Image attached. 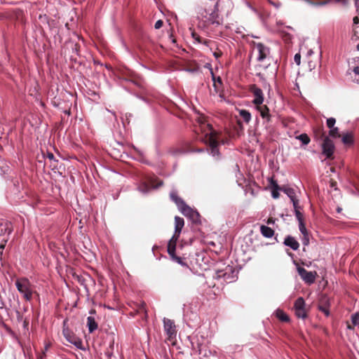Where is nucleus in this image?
I'll use <instances>...</instances> for the list:
<instances>
[{
  "mask_svg": "<svg viewBox=\"0 0 359 359\" xmlns=\"http://www.w3.org/2000/svg\"><path fill=\"white\" fill-rule=\"evenodd\" d=\"M201 133L204 135L205 142L210 146V154L213 157H219L220 155L218 149V141L217 139V133L213 130L212 125L202 122L200 125Z\"/></svg>",
  "mask_w": 359,
  "mask_h": 359,
  "instance_id": "obj_1",
  "label": "nucleus"
},
{
  "mask_svg": "<svg viewBox=\"0 0 359 359\" xmlns=\"http://www.w3.org/2000/svg\"><path fill=\"white\" fill-rule=\"evenodd\" d=\"M15 287L26 301L31 302L34 294V289L31 282L27 278L17 279Z\"/></svg>",
  "mask_w": 359,
  "mask_h": 359,
  "instance_id": "obj_2",
  "label": "nucleus"
},
{
  "mask_svg": "<svg viewBox=\"0 0 359 359\" xmlns=\"http://www.w3.org/2000/svg\"><path fill=\"white\" fill-rule=\"evenodd\" d=\"M215 278L222 280V283H233L238 278V271L233 266L228 265L223 269L217 270Z\"/></svg>",
  "mask_w": 359,
  "mask_h": 359,
  "instance_id": "obj_3",
  "label": "nucleus"
},
{
  "mask_svg": "<svg viewBox=\"0 0 359 359\" xmlns=\"http://www.w3.org/2000/svg\"><path fill=\"white\" fill-rule=\"evenodd\" d=\"M198 17L208 24L219 25V14L215 8L201 7L198 8Z\"/></svg>",
  "mask_w": 359,
  "mask_h": 359,
  "instance_id": "obj_4",
  "label": "nucleus"
},
{
  "mask_svg": "<svg viewBox=\"0 0 359 359\" xmlns=\"http://www.w3.org/2000/svg\"><path fill=\"white\" fill-rule=\"evenodd\" d=\"M306 303L303 297H298L294 304L295 316L298 318L304 320L307 317V313L305 309Z\"/></svg>",
  "mask_w": 359,
  "mask_h": 359,
  "instance_id": "obj_5",
  "label": "nucleus"
},
{
  "mask_svg": "<svg viewBox=\"0 0 359 359\" xmlns=\"http://www.w3.org/2000/svg\"><path fill=\"white\" fill-rule=\"evenodd\" d=\"M250 92L253 94L254 99L252 103L256 107L262 105L264 100V93L260 88H258L256 85H251L250 87Z\"/></svg>",
  "mask_w": 359,
  "mask_h": 359,
  "instance_id": "obj_6",
  "label": "nucleus"
},
{
  "mask_svg": "<svg viewBox=\"0 0 359 359\" xmlns=\"http://www.w3.org/2000/svg\"><path fill=\"white\" fill-rule=\"evenodd\" d=\"M297 272L300 276L301 278L308 284H312L316 280V271H309L306 270L304 267L298 266Z\"/></svg>",
  "mask_w": 359,
  "mask_h": 359,
  "instance_id": "obj_7",
  "label": "nucleus"
},
{
  "mask_svg": "<svg viewBox=\"0 0 359 359\" xmlns=\"http://www.w3.org/2000/svg\"><path fill=\"white\" fill-rule=\"evenodd\" d=\"M255 46L258 52L257 60L259 62H263L269 57V48L262 43H257L255 44Z\"/></svg>",
  "mask_w": 359,
  "mask_h": 359,
  "instance_id": "obj_8",
  "label": "nucleus"
},
{
  "mask_svg": "<svg viewBox=\"0 0 359 359\" xmlns=\"http://www.w3.org/2000/svg\"><path fill=\"white\" fill-rule=\"evenodd\" d=\"M185 217H188L193 223H200V215L196 210L192 209L189 205H187L181 211Z\"/></svg>",
  "mask_w": 359,
  "mask_h": 359,
  "instance_id": "obj_9",
  "label": "nucleus"
},
{
  "mask_svg": "<svg viewBox=\"0 0 359 359\" xmlns=\"http://www.w3.org/2000/svg\"><path fill=\"white\" fill-rule=\"evenodd\" d=\"M323 154L327 158L332 156L334 151V145L333 142L327 137H326L322 144Z\"/></svg>",
  "mask_w": 359,
  "mask_h": 359,
  "instance_id": "obj_10",
  "label": "nucleus"
},
{
  "mask_svg": "<svg viewBox=\"0 0 359 359\" xmlns=\"http://www.w3.org/2000/svg\"><path fill=\"white\" fill-rule=\"evenodd\" d=\"M163 328L170 339L176 336V327L175 323L170 319L166 318H163Z\"/></svg>",
  "mask_w": 359,
  "mask_h": 359,
  "instance_id": "obj_11",
  "label": "nucleus"
},
{
  "mask_svg": "<svg viewBox=\"0 0 359 359\" xmlns=\"http://www.w3.org/2000/svg\"><path fill=\"white\" fill-rule=\"evenodd\" d=\"M184 320L189 327H194L198 323L199 317L196 313L191 311L189 314H184Z\"/></svg>",
  "mask_w": 359,
  "mask_h": 359,
  "instance_id": "obj_12",
  "label": "nucleus"
},
{
  "mask_svg": "<svg viewBox=\"0 0 359 359\" xmlns=\"http://www.w3.org/2000/svg\"><path fill=\"white\" fill-rule=\"evenodd\" d=\"M163 184L161 181L156 186H150L146 182H141L137 187V190L142 194H147L151 189H157Z\"/></svg>",
  "mask_w": 359,
  "mask_h": 359,
  "instance_id": "obj_13",
  "label": "nucleus"
},
{
  "mask_svg": "<svg viewBox=\"0 0 359 359\" xmlns=\"http://www.w3.org/2000/svg\"><path fill=\"white\" fill-rule=\"evenodd\" d=\"M170 197L171 200L176 204L180 212L182 210V208L187 205L183 199L178 196L176 191H172L170 193Z\"/></svg>",
  "mask_w": 359,
  "mask_h": 359,
  "instance_id": "obj_14",
  "label": "nucleus"
},
{
  "mask_svg": "<svg viewBox=\"0 0 359 359\" xmlns=\"http://www.w3.org/2000/svg\"><path fill=\"white\" fill-rule=\"evenodd\" d=\"M256 109L259 112L261 117L269 123L271 121V116L269 109L266 105H259L256 107Z\"/></svg>",
  "mask_w": 359,
  "mask_h": 359,
  "instance_id": "obj_15",
  "label": "nucleus"
},
{
  "mask_svg": "<svg viewBox=\"0 0 359 359\" xmlns=\"http://www.w3.org/2000/svg\"><path fill=\"white\" fill-rule=\"evenodd\" d=\"M283 243L285 245L290 247L293 250H297L299 248V243L298 241L291 236H286Z\"/></svg>",
  "mask_w": 359,
  "mask_h": 359,
  "instance_id": "obj_16",
  "label": "nucleus"
},
{
  "mask_svg": "<svg viewBox=\"0 0 359 359\" xmlns=\"http://www.w3.org/2000/svg\"><path fill=\"white\" fill-rule=\"evenodd\" d=\"M11 232L9 223L0 222V238L7 235L10 236Z\"/></svg>",
  "mask_w": 359,
  "mask_h": 359,
  "instance_id": "obj_17",
  "label": "nucleus"
},
{
  "mask_svg": "<svg viewBox=\"0 0 359 359\" xmlns=\"http://www.w3.org/2000/svg\"><path fill=\"white\" fill-rule=\"evenodd\" d=\"M184 225V219L176 216L175 217V234L180 235L181 233L182 229Z\"/></svg>",
  "mask_w": 359,
  "mask_h": 359,
  "instance_id": "obj_18",
  "label": "nucleus"
},
{
  "mask_svg": "<svg viewBox=\"0 0 359 359\" xmlns=\"http://www.w3.org/2000/svg\"><path fill=\"white\" fill-rule=\"evenodd\" d=\"M262 235L267 238H271L274 234V231L269 226L262 225L260 227Z\"/></svg>",
  "mask_w": 359,
  "mask_h": 359,
  "instance_id": "obj_19",
  "label": "nucleus"
},
{
  "mask_svg": "<svg viewBox=\"0 0 359 359\" xmlns=\"http://www.w3.org/2000/svg\"><path fill=\"white\" fill-rule=\"evenodd\" d=\"M87 326L89 333H92L95 331L98 327L95 318L92 316H88L87 318Z\"/></svg>",
  "mask_w": 359,
  "mask_h": 359,
  "instance_id": "obj_20",
  "label": "nucleus"
},
{
  "mask_svg": "<svg viewBox=\"0 0 359 359\" xmlns=\"http://www.w3.org/2000/svg\"><path fill=\"white\" fill-rule=\"evenodd\" d=\"M63 334L66 339L71 344H74L77 348L83 349L82 347V341L80 339L75 338L74 339H70L66 334L65 329L63 330Z\"/></svg>",
  "mask_w": 359,
  "mask_h": 359,
  "instance_id": "obj_21",
  "label": "nucleus"
},
{
  "mask_svg": "<svg viewBox=\"0 0 359 359\" xmlns=\"http://www.w3.org/2000/svg\"><path fill=\"white\" fill-rule=\"evenodd\" d=\"M238 113L245 123H249L250 122L252 116L249 111L242 109H238Z\"/></svg>",
  "mask_w": 359,
  "mask_h": 359,
  "instance_id": "obj_22",
  "label": "nucleus"
},
{
  "mask_svg": "<svg viewBox=\"0 0 359 359\" xmlns=\"http://www.w3.org/2000/svg\"><path fill=\"white\" fill-rule=\"evenodd\" d=\"M275 314L276 316L282 322L287 323L290 321L289 316L281 309H277Z\"/></svg>",
  "mask_w": 359,
  "mask_h": 359,
  "instance_id": "obj_23",
  "label": "nucleus"
},
{
  "mask_svg": "<svg viewBox=\"0 0 359 359\" xmlns=\"http://www.w3.org/2000/svg\"><path fill=\"white\" fill-rule=\"evenodd\" d=\"M342 142L346 145H351L353 144V134L351 133H347L344 134L342 137Z\"/></svg>",
  "mask_w": 359,
  "mask_h": 359,
  "instance_id": "obj_24",
  "label": "nucleus"
},
{
  "mask_svg": "<svg viewBox=\"0 0 359 359\" xmlns=\"http://www.w3.org/2000/svg\"><path fill=\"white\" fill-rule=\"evenodd\" d=\"M296 139L301 141L303 145L309 144L311 141L310 137L306 133H302L296 136Z\"/></svg>",
  "mask_w": 359,
  "mask_h": 359,
  "instance_id": "obj_25",
  "label": "nucleus"
},
{
  "mask_svg": "<svg viewBox=\"0 0 359 359\" xmlns=\"http://www.w3.org/2000/svg\"><path fill=\"white\" fill-rule=\"evenodd\" d=\"M9 236L8 235L0 238V257H2L3 251L6 247V245Z\"/></svg>",
  "mask_w": 359,
  "mask_h": 359,
  "instance_id": "obj_26",
  "label": "nucleus"
},
{
  "mask_svg": "<svg viewBox=\"0 0 359 359\" xmlns=\"http://www.w3.org/2000/svg\"><path fill=\"white\" fill-rule=\"evenodd\" d=\"M285 194L290 198V201H293L296 198L295 191L292 188H285L284 189Z\"/></svg>",
  "mask_w": 359,
  "mask_h": 359,
  "instance_id": "obj_27",
  "label": "nucleus"
},
{
  "mask_svg": "<svg viewBox=\"0 0 359 359\" xmlns=\"http://www.w3.org/2000/svg\"><path fill=\"white\" fill-rule=\"evenodd\" d=\"M175 250H176V243H171L168 242V253L169 255L174 256L175 255Z\"/></svg>",
  "mask_w": 359,
  "mask_h": 359,
  "instance_id": "obj_28",
  "label": "nucleus"
},
{
  "mask_svg": "<svg viewBox=\"0 0 359 359\" xmlns=\"http://www.w3.org/2000/svg\"><path fill=\"white\" fill-rule=\"evenodd\" d=\"M172 260L177 262L178 264L183 266H187V264L185 262L183 261V259L178 256H176V255H174V256L170 257Z\"/></svg>",
  "mask_w": 359,
  "mask_h": 359,
  "instance_id": "obj_29",
  "label": "nucleus"
},
{
  "mask_svg": "<svg viewBox=\"0 0 359 359\" xmlns=\"http://www.w3.org/2000/svg\"><path fill=\"white\" fill-rule=\"evenodd\" d=\"M339 128L337 127H334V128H332L330 129L329 135L332 137L336 138V137H339Z\"/></svg>",
  "mask_w": 359,
  "mask_h": 359,
  "instance_id": "obj_30",
  "label": "nucleus"
},
{
  "mask_svg": "<svg viewBox=\"0 0 359 359\" xmlns=\"http://www.w3.org/2000/svg\"><path fill=\"white\" fill-rule=\"evenodd\" d=\"M351 322L354 326L359 325V313H355L351 315Z\"/></svg>",
  "mask_w": 359,
  "mask_h": 359,
  "instance_id": "obj_31",
  "label": "nucleus"
},
{
  "mask_svg": "<svg viewBox=\"0 0 359 359\" xmlns=\"http://www.w3.org/2000/svg\"><path fill=\"white\" fill-rule=\"evenodd\" d=\"M299 230L302 235L309 233L304 222L299 223Z\"/></svg>",
  "mask_w": 359,
  "mask_h": 359,
  "instance_id": "obj_32",
  "label": "nucleus"
},
{
  "mask_svg": "<svg viewBox=\"0 0 359 359\" xmlns=\"http://www.w3.org/2000/svg\"><path fill=\"white\" fill-rule=\"evenodd\" d=\"M327 126L330 129L334 127V124L336 123V119L333 117L328 118L327 119Z\"/></svg>",
  "mask_w": 359,
  "mask_h": 359,
  "instance_id": "obj_33",
  "label": "nucleus"
},
{
  "mask_svg": "<svg viewBox=\"0 0 359 359\" xmlns=\"http://www.w3.org/2000/svg\"><path fill=\"white\" fill-rule=\"evenodd\" d=\"M294 215L299 223L301 222H304L303 214L299 210H296V212H294Z\"/></svg>",
  "mask_w": 359,
  "mask_h": 359,
  "instance_id": "obj_34",
  "label": "nucleus"
},
{
  "mask_svg": "<svg viewBox=\"0 0 359 359\" xmlns=\"http://www.w3.org/2000/svg\"><path fill=\"white\" fill-rule=\"evenodd\" d=\"M302 242L303 245L307 246L309 244V233L302 235Z\"/></svg>",
  "mask_w": 359,
  "mask_h": 359,
  "instance_id": "obj_35",
  "label": "nucleus"
},
{
  "mask_svg": "<svg viewBox=\"0 0 359 359\" xmlns=\"http://www.w3.org/2000/svg\"><path fill=\"white\" fill-rule=\"evenodd\" d=\"M291 202L292 203L294 212H296V210H301L302 208L299 205V200L298 199H294V200L292 201Z\"/></svg>",
  "mask_w": 359,
  "mask_h": 359,
  "instance_id": "obj_36",
  "label": "nucleus"
},
{
  "mask_svg": "<svg viewBox=\"0 0 359 359\" xmlns=\"http://www.w3.org/2000/svg\"><path fill=\"white\" fill-rule=\"evenodd\" d=\"M205 67L210 70V74L212 75V81H215V76L213 73V70H212L211 65L210 63H207V64H205Z\"/></svg>",
  "mask_w": 359,
  "mask_h": 359,
  "instance_id": "obj_37",
  "label": "nucleus"
},
{
  "mask_svg": "<svg viewBox=\"0 0 359 359\" xmlns=\"http://www.w3.org/2000/svg\"><path fill=\"white\" fill-rule=\"evenodd\" d=\"M191 36L193 37V39L198 43H202V39L201 38L200 36H198L197 34L193 32L191 34Z\"/></svg>",
  "mask_w": 359,
  "mask_h": 359,
  "instance_id": "obj_38",
  "label": "nucleus"
},
{
  "mask_svg": "<svg viewBox=\"0 0 359 359\" xmlns=\"http://www.w3.org/2000/svg\"><path fill=\"white\" fill-rule=\"evenodd\" d=\"M267 1L271 4L273 6H274L275 8H279L280 6H281V3L280 2H274L271 0H267Z\"/></svg>",
  "mask_w": 359,
  "mask_h": 359,
  "instance_id": "obj_39",
  "label": "nucleus"
},
{
  "mask_svg": "<svg viewBox=\"0 0 359 359\" xmlns=\"http://www.w3.org/2000/svg\"><path fill=\"white\" fill-rule=\"evenodd\" d=\"M163 23V21H162L161 20H157V21L155 22L154 28H155L156 29H160V28L162 27Z\"/></svg>",
  "mask_w": 359,
  "mask_h": 359,
  "instance_id": "obj_40",
  "label": "nucleus"
},
{
  "mask_svg": "<svg viewBox=\"0 0 359 359\" xmlns=\"http://www.w3.org/2000/svg\"><path fill=\"white\" fill-rule=\"evenodd\" d=\"M179 236L180 235L178 234H175V232L174 233L173 236H172V238L170 239L169 242H171V243H177L178 238H179Z\"/></svg>",
  "mask_w": 359,
  "mask_h": 359,
  "instance_id": "obj_41",
  "label": "nucleus"
},
{
  "mask_svg": "<svg viewBox=\"0 0 359 359\" xmlns=\"http://www.w3.org/2000/svg\"><path fill=\"white\" fill-rule=\"evenodd\" d=\"M319 310L321 311L322 312H323L326 316H328L330 315V312H329L328 309L324 306H320Z\"/></svg>",
  "mask_w": 359,
  "mask_h": 359,
  "instance_id": "obj_42",
  "label": "nucleus"
},
{
  "mask_svg": "<svg viewBox=\"0 0 359 359\" xmlns=\"http://www.w3.org/2000/svg\"><path fill=\"white\" fill-rule=\"evenodd\" d=\"M294 62L297 64V65H299L300 64V60H301V56L299 54H296L294 57Z\"/></svg>",
  "mask_w": 359,
  "mask_h": 359,
  "instance_id": "obj_43",
  "label": "nucleus"
},
{
  "mask_svg": "<svg viewBox=\"0 0 359 359\" xmlns=\"http://www.w3.org/2000/svg\"><path fill=\"white\" fill-rule=\"evenodd\" d=\"M311 4L316 6H324V5L327 4V1H320V2H317V3L311 2Z\"/></svg>",
  "mask_w": 359,
  "mask_h": 359,
  "instance_id": "obj_44",
  "label": "nucleus"
},
{
  "mask_svg": "<svg viewBox=\"0 0 359 359\" xmlns=\"http://www.w3.org/2000/svg\"><path fill=\"white\" fill-rule=\"evenodd\" d=\"M48 348H49V344H46L45 347H44V351H43L42 355L40 357V359H42L43 357H44L46 355V352L48 351Z\"/></svg>",
  "mask_w": 359,
  "mask_h": 359,
  "instance_id": "obj_45",
  "label": "nucleus"
},
{
  "mask_svg": "<svg viewBox=\"0 0 359 359\" xmlns=\"http://www.w3.org/2000/svg\"><path fill=\"white\" fill-rule=\"evenodd\" d=\"M246 5H247V6H248L250 10H252L254 13H258L257 10L255 8L252 7L250 3L247 2V3H246Z\"/></svg>",
  "mask_w": 359,
  "mask_h": 359,
  "instance_id": "obj_46",
  "label": "nucleus"
},
{
  "mask_svg": "<svg viewBox=\"0 0 359 359\" xmlns=\"http://www.w3.org/2000/svg\"><path fill=\"white\" fill-rule=\"evenodd\" d=\"M271 195L273 198H277L279 196V194H278V191H275V190L272 191Z\"/></svg>",
  "mask_w": 359,
  "mask_h": 359,
  "instance_id": "obj_47",
  "label": "nucleus"
},
{
  "mask_svg": "<svg viewBox=\"0 0 359 359\" xmlns=\"http://www.w3.org/2000/svg\"><path fill=\"white\" fill-rule=\"evenodd\" d=\"M212 55L216 59H218L219 57H220L222 56V52H219V53L213 52Z\"/></svg>",
  "mask_w": 359,
  "mask_h": 359,
  "instance_id": "obj_48",
  "label": "nucleus"
},
{
  "mask_svg": "<svg viewBox=\"0 0 359 359\" xmlns=\"http://www.w3.org/2000/svg\"><path fill=\"white\" fill-rule=\"evenodd\" d=\"M353 22L354 25H358L359 24V18L358 16H355L353 19Z\"/></svg>",
  "mask_w": 359,
  "mask_h": 359,
  "instance_id": "obj_49",
  "label": "nucleus"
},
{
  "mask_svg": "<svg viewBox=\"0 0 359 359\" xmlns=\"http://www.w3.org/2000/svg\"><path fill=\"white\" fill-rule=\"evenodd\" d=\"M353 73L355 74V75H358L359 76V67L357 66V67H355L353 69Z\"/></svg>",
  "mask_w": 359,
  "mask_h": 359,
  "instance_id": "obj_50",
  "label": "nucleus"
},
{
  "mask_svg": "<svg viewBox=\"0 0 359 359\" xmlns=\"http://www.w3.org/2000/svg\"><path fill=\"white\" fill-rule=\"evenodd\" d=\"M210 43V41H209V40H203L202 39V43H201L205 45V46H206L207 47H209Z\"/></svg>",
  "mask_w": 359,
  "mask_h": 359,
  "instance_id": "obj_51",
  "label": "nucleus"
},
{
  "mask_svg": "<svg viewBox=\"0 0 359 359\" xmlns=\"http://www.w3.org/2000/svg\"><path fill=\"white\" fill-rule=\"evenodd\" d=\"M216 82H218V83H222V79H221L219 76H218V77H215V81H213V83H214V86H215V83H216Z\"/></svg>",
  "mask_w": 359,
  "mask_h": 359,
  "instance_id": "obj_52",
  "label": "nucleus"
},
{
  "mask_svg": "<svg viewBox=\"0 0 359 359\" xmlns=\"http://www.w3.org/2000/svg\"><path fill=\"white\" fill-rule=\"evenodd\" d=\"M65 331H66V334L67 335L69 339H75L74 337L71 336V334L69 333H68V330H65Z\"/></svg>",
  "mask_w": 359,
  "mask_h": 359,
  "instance_id": "obj_53",
  "label": "nucleus"
},
{
  "mask_svg": "<svg viewBox=\"0 0 359 359\" xmlns=\"http://www.w3.org/2000/svg\"><path fill=\"white\" fill-rule=\"evenodd\" d=\"M48 157L49 159H53L54 158V155L52 153H48Z\"/></svg>",
  "mask_w": 359,
  "mask_h": 359,
  "instance_id": "obj_54",
  "label": "nucleus"
},
{
  "mask_svg": "<svg viewBox=\"0 0 359 359\" xmlns=\"http://www.w3.org/2000/svg\"><path fill=\"white\" fill-rule=\"evenodd\" d=\"M355 6L359 7V0H354Z\"/></svg>",
  "mask_w": 359,
  "mask_h": 359,
  "instance_id": "obj_55",
  "label": "nucleus"
},
{
  "mask_svg": "<svg viewBox=\"0 0 359 359\" xmlns=\"http://www.w3.org/2000/svg\"><path fill=\"white\" fill-rule=\"evenodd\" d=\"M72 50L77 53L78 50H77L76 45L74 46V48H72Z\"/></svg>",
  "mask_w": 359,
  "mask_h": 359,
  "instance_id": "obj_56",
  "label": "nucleus"
},
{
  "mask_svg": "<svg viewBox=\"0 0 359 359\" xmlns=\"http://www.w3.org/2000/svg\"><path fill=\"white\" fill-rule=\"evenodd\" d=\"M341 210H342V208H340V207H338V208H337V212H341Z\"/></svg>",
  "mask_w": 359,
  "mask_h": 359,
  "instance_id": "obj_57",
  "label": "nucleus"
},
{
  "mask_svg": "<svg viewBox=\"0 0 359 359\" xmlns=\"http://www.w3.org/2000/svg\"><path fill=\"white\" fill-rule=\"evenodd\" d=\"M197 152H202L203 151V149H199L198 150H196Z\"/></svg>",
  "mask_w": 359,
  "mask_h": 359,
  "instance_id": "obj_58",
  "label": "nucleus"
},
{
  "mask_svg": "<svg viewBox=\"0 0 359 359\" xmlns=\"http://www.w3.org/2000/svg\"><path fill=\"white\" fill-rule=\"evenodd\" d=\"M124 46L126 47V49L128 51V47L126 46V44H124Z\"/></svg>",
  "mask_w": 359,
  "mask_h": 359,
  "instance_id": "obj_59",
  "label": "nucleus"
},
{
  "mask_svg": "<svg viewBox=\"0 0 359 359\" xmlns=\"http://www.w3.org/2000/svg\"><path fill=\"white\" fill-rule=\"evenodd\" d=\"M357 49L359 50V43L357 45Z\"/></svg>",
  "mask_w": 359,
  "mask_h": 359,
  "instance_id": "obj_60",
  "label": "nucleus"
},
{
  "mask_svg": "<svg viewBox=\"0 0 359 359\" xmlns=\"http://www.w3.org/2000/svg\"><path fill=\"white\" fill-rule=\"evenodd\" d=\"M312 53H313L312 50H310L309 53L311 55V54H312Z\"/></svg>",
  "mask_w": 359,
  "mask_h": 359,
  "instance_id": "obj_61",
  "label": "nucleus"
},
{
  "mask_svg": "<svg viewBox=\"0 0 359 359\" xmlns=\"http://www.w3.org/2000/svg\"><path fill=\"white\" fill-rule=\"evenodd\" d=\"M348 329H352L350 325H348Z\"/></svg>",
  "mask_w": 359,
  "mask_h": 359,
  "instance_id": "obj_62",
  "label": "nucleus"
},
{
  "mask_svg": "<svg viewBox=\"0 0 359 359\" xmlns=\"http://www.w3.org/2000/svg\"><path fill=\"white\" fill-rule=\"evenodd\" d=\"M0 259H1V257H0Z\"/></svg>",
  "mask_w": 359,
  "mask_h": 359,
  "instance_id": "obj_63",
  "label": "nucleus"
}]
</instances>
